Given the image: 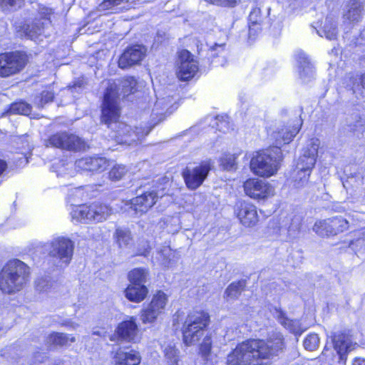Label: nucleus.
<instances>
[{"mask_svg": "<svg viewBox=\"0 0 365 365\" xmlns=\"http://www.w3.org/2000/svg\"><path fill=\"white\" fill-rule=\"evenodd\" d=\"M274 316L284 328L296 335H301L307 329L302 327L299 320L288 319L280 309H275Z\"/></svg>", "mask_w": 365, "mask_h": 365, "instance_id": "nucleus-24", "label": "nucleus"}, {"mask_svg": "<svg viewBox=\"0 0 365 365\" xmlns=\"http://www.w3.org/2000/svg\"><path fill=\"white\" fill-rule=\"evenodd\" d=\"M86 85V82L83 78H79L74 81L71 88L77 89V88H83Z\"/></svg>", "mask_w": 365, "mask_h": 365, "instance_id": "nucleus-51", "label": "nucleus"}, {"mask_svg": "<svg viewBox=\"0 0 365 365\" xmlns=\"http://www.w3.org/2000/svg\"><path fill=\"white\" fill-rule=\"evenodd\" d=\"M311 171L297 169V167L293 171L292 178L295 185L298 187L304 185L308 182Z\"/></svg>", "mask_w": 365, "mask_h": 365, "instance_id": "nucleus-39", "label": "nucleus"}, {"mask_svg": "<svg viewBox=\"0 0 365 365\" xmlns=\"http://www.w3.org/2000/svg\"><path fill=\"white\" fill-rule=\"evenodd\" d=\"M171 103L172 100L169 97L167 98L158 99L154 106L153 120H154V115L160 117L157 122L158 123L164 119L165 115L167 113L170 114L172 111H169L170 108L168 105Z\"/></svg>", "mask_w": 365, "mask_h": 365, "instance_id": "nucleus-30", "label": "nucleus"}, {"mask_svg": "<svg viewBox=\"0 0 365 365\" xmlns=\"http://www.w3.org/2000/svg\"><path fill=\"white\" fill-rule=\"evenodd\" d=\"M158 197V195L155 190L146 191L131 200V208L136 214L145 213L155 204Z\"/></svg>", "mask_w": 365, "mask_h": 365, "instance_id": "nucleus-20", "label": "nucleus"}, {"mask_svg": "<svg viewBox=\"0 0 365 365\" xmlns=\"http://www.w3.org/2000/svg\"><path fill=\"white\" fill-rule=\"evenodd\" d=\"M54 98V94L51 91H44L39 97L38 106L43 107L44 104L51 102Z\"/></svg>", "mask_w": 365, "mask_h": 365, "instance_id": "nucleus-49", "label": "nucleus"}, {"mask_svg": "<svg viewBox=\"0 0 365 365\" xmlns=\"http://www.w3.org/2000/svg\"><path fill=\"white\" fill-rule=\"evenodd\" d=\"M319 145L320 140L316 138H311L307 142L306 147L302 150V155L298 159L296 165L297 169L312 170L316 163Z\"/></svg>", "mask_w": 365, "mask_h": 365, "instance_id": "nucleus-16", "label": "nucleus"}, {"mask_svg": "<svg viewBox=\"0 0 365 365\" xmlns=\"http://www.w3.org/2000/svg\"><path fill=\"white\" fill-rule=\"evenodd\" d=\"M247 196L255 200H264L274 195V188L268 182L257 178H250L243 185Z\"/></svg>", "mask_w": 365, "mask_h": 365, "instance_id": "nucleus-15", "label": "nucleus"}, {"mask_svg": "<svg viewBox=\"0 0 365 365\" xmlns=\"http://www.w3.org/2000/svg\"><path fill=\"white\" fill-rule=\"evenodd\" d=\"M210 170V160H205L192 168H186L182 172V177L187 188L194 190L199 187L206 179Z\"/></svg>", "mask_w": 365, "mask_h": 365, "instance_id": "nucleus-11", "label": "nucleus"}, {"mask_svg": "<svg viewBox=\"0 0 365 365\" xmlns=\"http://www.w3.org/2000/svg\"><path fill=\"white\" fill-rule=\"evenodd\" d=\"M72 164H65L63 162H58L57 163H54L52 165L53 171L57 173V176L65 177L66 175L72 176L73 173L68 172L70 168H72Z\"/></svg>", "mask_w": 365, "mask_h": 365, "instance_id": "nucleus-40", "label": "nucleus"}, {"mask_svg": "<svg viewBox=\"0 0 365 365\" xmlns=\"http://www.w3.org/2000/svg\"><path fill=\"white\" fill-rule=\"evenodd\" d=\"M140 359V354L134 350L125 352L119 349L114 356V361L116 365H138Z\"/></svg>", "mask_w": 365, "mask_h": 365, "instance_id": "nucleus-27", "label": "nucleus"}, {"mask_svg": "<svg viewBox=\"0 0 365 365\" xmlns=\"http://www.w3.org/2000/svg\"><path fill=\"white\" fill-rule=\"evenodd\" d=\"M53 287V282L48 277L38 278L35 281V289L39 292H46Z\"/></svg>", "mask_w": 365, "mask_h": 365, "instance_id": "nucleus-42", "label": "nucleus"}, {"mask_svg": "<svg viewBox=\"0 0 365 365\" xmlns=\"http://www.w3.org/2000/svg\"><path fill=\"white\" fill-rule=\"evenodd\" d=\"M261 31L260 24H257V26H254V24H250L249 26V35L251 37L252 36H256Z\"/></svg>", "mask_w": 365, "mask_h": 365, "instance_id": "nucleus-52", "label": "nucleus"}, {"mask_svg": "<svg viewBox=\"0 0 365 365\" xmlns=\"http://www.w3.org/2000/svg\"><path fill=\"white\" fill-rule=\"evenodd\" d=\"M160 255L163 257L162 262L165 266L171 267L175 262V253L170 248L165 247L161 250Z\"/></svg>", "mask_w": 365, "mask_h": 365, "instance_id": "nucleus-43", "label": "nucleus"}, {"mask_svg": "<svg viewBox=\"0 0 365 365\" xmlns=\"http://www.w3.org/2000/svg\"><path fill=\"white\" fill-rule=\"evenodd\" d=\"M168 296L162 291H158L152 298L151 302L141 310L140 319L143 323H152L160 315L168 302Z\"/></svg>", "mask_w": 365, "mask_h": 365, "instance_id": "nucleus-13", "label": "nucleus"}, {"mask_svg": "<svg viewBox=\"0 0 365 365\" xmlns=\"http://www.w3.org/2000/svg\"><path fill=\"white\" fill-rule=\"evenodd\" d=\"M137 91V81L133 77L128 76L121 80L119 86L114 81H109L104 93L102 104L101 120L110 125L116 123L120 117L119 98L123 97Z\"/></svg>", "mask_w": 365, "mask_h": 365, "instance_id": "nucleus-2", "label": "nucleus"}, {"mask_svg": "<svg viewBox=\"0 0 365 365\" xmlns=\"http://www.w3.org/2000/svg\"><path fill=\"white\" fill-rule=\"evenodd\" d=\"M301 125V120L297 119V123H294L293 125H289L288 127L282 128L280 130L274 132L273 137L275 139L276 145L274 148H280L279 146L289 143L298 133Z\"/></svg>", "mask_w": 365, "mask_h": 365, "instance_id": "nucleus-23", "label": "nucleus"}, {"mask_svg": "<svg viewBox=\"0 0 365 365\" xmlns=\"http://www.w3.org/2000/svg\"><path fill=\"white\" fill-rule=\"evenodd\" d=\"M319 337L315 333L309 334L304 340V347L308 351H314L319 347Z\"/></svg>", "mask_w": 365, "mask_h": 365, "instance_id": "nucleus-41", "label": "nucleus"}, {"mask_svg": "<svg viewBox=\"0 0 365 365\" xmlns=\"http://www.w3.org/2000/svg\"><path fill=\"white\" fill-rule=\"evenodd\" d=\"M130 0H104V5L106 4H109L110 6H118L122 3H128ZM132 2H134L135 0H131Z\"/></svg>", "mask_w": 365, "mask_h": 365, "instance_id": "nucleus-53", "label": "nucleus"}, {"mask_svg": "<svg viewBox=\"0 0 365 365\" xmlns=\"http://www.w3.org/2000/svg\"><path fill=\"white\" fill-rule=\"evenodd\" d=\"M31 107L26 102L20 101L11 104L9 113L12 114H21L24 115H29L31 113Z\"/></svg>", "mask_w": 365, "mask_h": 365, "instance_id": "nucleus-38", "label": "nucleus"}, {"mask_svg": "<svg viewBox=\"0 0 365 365\" xmlns=\"http://www.w3.org/2000/svg\"><path fill=\"white\" fill-rule=\"evenodd\" d=\"M224 123H225V122L222 121L220 124L217 125V126L220 130H223V131L225 132V130H224Z\"/></svg>", "mask_w": 365, "mask_h": 365, "instance_id": "nucleus-60", "label": "nucleus"}, {"mask_svg": "<svg viewBox=\"0 0 365 365\" xmlns=\"http://www.w3.org/2000/svg\"><path fill=\"white\" fill-rule=\"evenodd\" d=\"M361 84L362 87L365 89V73L363 74L361 77Z\"/></svg>", "mask_w": 365, "mask_h": 365, "instance_id": "nucleus-58", "label": "nucleus"}, {"mask_svg": "<svg viewBox=\"0 0 365 365\" xmlns=\"http://www.w3.org/2000/svg\"><path fill=\"white\" fill-rule=\"evenodd\" d=\"M125 166L122 165H115L109 172V178L113 180H120L126 173Z\"/></svg>", "mask_w": 365, "mask_h": 365, "instance_id": "nucleus-44", "label": "nucleus"}, {"mask_svg": "<svg viewBox=\"0 0 365 365\" xmlns=\"http://www.w3.org/2000/svg\"><path fill=\"white\" fill-rule=\"evenodd\" d=\"M352 365H365V359L356 357L352 361Z\"/></svg>", "mask_w": 365, "mask_h": 365, "instance_id": "nucleus-56", "label": "nucleus"}, {"mask_svg": "<svg viewBox=\"0 0 365 365\" xmlns=\"http://www.w3.org/2000/svg\"><path fill=\"white\" fill-rule=\"evenodd\" d=\"M103 9H109V8H111L113 7V6H110L109 5V4H106L104 5V1H103V3L101 4V5Z\"/></svg>", "mask_w": 365, "mask_h": 365, "instance_id": "nucleus-59", "label": "nucleus"}, {"mask_svg": "<svg viewBox=\"0 0 365 365\" xmlns=\"http://www.w3.org/2000/svg\"><path fill=\"white\" fill-rule=\"evenodd\" d=\"M284 339L279 332L273 333L267 341L252 339L238 344L227 357V365H265L282 351Z\"/></svg>", "mask_w": 365, "mask_h": 365, "instance_id": "nucleus-1", "label": "nucleus"}, {"mask_svg": "<svg viewBox=\"0 0 365 365\" xmlns=\"http://www.w3.org/2000/svg\"><path fill=\"white\" fill-rule=\"evenodd\" d=\"M138 332V326L134 317L120 323L116 329L115 333L110 336V340L115 341L123 340L127 341H134Z\"/></svg>", "mask_w": 365, "mask_h": 365, "instance_id": "nucleus-19", "label": "nucleus"}, {"mask_svg": "<svg viewBox=\"0 0 365 365\" xmlns=\"http://www.w3.org/2000/svg\"><path fill=\"white\" fill-rule=\"evenodd\" d=\"M205 1L220 6L234 7L237 5V0H205Z\"/></svg>", "mask_w": 365, "mask_h": 365, "instance_id": "nucleus-50", "label": "nucleus"}, {"mask_svg": "<svg viewBox=\"0 0 365 365\" xmlns=\"http://www.w3.org/2000/svg\"><path fill=\"white\" fill-rule=\"evenodd\" d=\"M220 163L224 170H231L235 165V158L233 155H225L220 159Z\"/></svg>", "mask_w": 365, "mask_h": 365, "instance_id": "nucleus-47", "label": "nucleus"}, {"mask_svg": "<svg viewBox=\"0 0 365 365\" xmlns=\"http://www.w3.org/2000/svg\"><path fill=\"white\" fill-rule=\"evenodd\" d=\"M112 213L113 210L108 205L93 203L90 205H81L74 207L71 212V217L79 222H101L106 220Z\"/></svg>", "mask_w": 365, "mask_h": 365, "instance_id": "nucleus-6", "label": "nucleus"}, {"mask_svg": "<svg viewBox=\"0 0 365 365\" xmlns=\"http://www.w3.org/2000/svg\"><path fill=\"white\" fill-rule=\"evenodd\" d=\"M43 23L39 24L37 22L32 23L31 24L26 25L24 28V32L25 36L31 40H35L39 36H41L43 31Z\"/></svg>", "mask_w": 365, "mask_h": 365, "instance_id": "nucleus-36", "label": "nucleus"}, {"mask_svg": "<svg viewBox=\"0 0 365 365\" xmlns=\"http://www.w3.org/2000/svg\"><path fill=\"white\" fill-rule=\"evenodd\" d=\"M295 58L297 61L300 78L304 82H308L314 76V68L311 63L306 54L301 51L296 53Z\"/></svg>", "mask_w": 365, "mask_h": 365, "instance_id": "nucleus-25", "label": "nucleus"}, {"mask_svg": "<svg viewBox=\"0 0 365 365\" xmlns=\"http://www.w3.org/2000/svg\"><path fill=\"white\" fill-rule=\"evenodd\" d=\"M210 323V315L204 311L190 312L182 327L183 341L191 346L199 341Z\"/></svg>", "mask_w": 365, "mask_h": 365, "instance_id": "nucleus-5", "label": "nucleus"}, {"mask_svg": "<svg viewBox=\"0 0 365 365\" xmlns=\"http://www.w3.org/2000/svg\"><path fill=\"white\" fill-rule=\"evenodd\" d=\"M281 160L280 148H269L256 152L250 160V169L256 175L269 178L277 173Z\"/></svg>", "mask_w": 365, "mask_h": 365, "instance_id": "nucleus-4", "label": "nucleus"}, {"mask_svg": "<svg viewBox=\"0 0 365 365\" xmlns=\"http://www.w3.org/2000/svg\"><path fill=\"white\" fill-rule=\"evenodd\" d=\"M23 1L24 0H0V6L4 10L16 9L21 6Z\"/></svg>", "mask_w": 365, "mask_h": 365, "instance_id": "nucleus-46", "label": "nucleus"}, {"mask_svg": "<svg viewBox=\"0 0 365 365\" xmlns=\"http://www.w3.org/2000/svg\"><path fill=\"white\" fill-rule=\"evenodd\" d=\"M362 4L356 0H351L346 6L344 19L350 22H358L361 19Z\"/></svg>", "mask_w": 365, "mask_h": 365, "instance_id": "nucleus-28", "label": "nucleus"}, {"mask_svg": "<svg viewBox=\"0 0 365 365\" xmlns=\"http://www.w3.org/2000/svg\"><path fill=\"white\" fill-rule=\"evenodd\" d=\"M48 255L61 262L68 264L74 250V242L68 237L59 236L53 238L48 244Z\"/></svg>", "mask_w": 365, "mask_h": 365, "instance_id": "nucleus-10", "label": "nucleus"}, {"mask_svg": "<svg viewBox=\"0 0 365 365\" xmlns=\"http://www.w3.org/2000/svg\"><path fill=\"white\" fill-rule=\"evenodd\" d=\"M117 120H118V119ZM156 124H158V123H155L153 125L150 127H135V130H133L130 126L118 121L116 123L113 122L110 125H107L111 129L115 130L118 134L115 137L119 138L118 140H119L120 143L131 145L148 135Z\"/></svg>", "mask_w": 365, "mask_h": 365, "instance_id": "nucleus-8", "label": "nucleus"}, {"mask_svg": "<svg viewBox=\"0 0 365 365\" xmlns=\"http://www.w3.org/2000/svg\"><path fill=\"white\" fill-rule=\"evenodd\" d=\"M149 250H150L149 244L147 241H145V242H143V248L140 249L138 251L137 255L145 256L147 255V253H148Z\"/></svg>", "mask_w": 365, "mask_h": 365, "instance_id": "nucleus-54", "label": "nucleus"}, {"mask_svg": "<svg viewBox=\"0 0 365 365\" xmlns=\"http://www.w3.org/2000/svg\"><path fill=\"white\" fill-rule=\"evenodd\" d=\"M235 214L240 223L247 227L255 226L259 221L257 207L250 202H237L235 206Z\"/></svg>", "mask_w": 365, "mask_h": 365, "instance_id": "nucleus-17", "label": "nucleus"}, {"mask_svg": "<svg viewBox=\"0 0 365 365\" xmlns=\"http://www.w3.org/2000/svg\"><path fill=\"white\" fill-rule=\"evenodd\" d=\"M217 48H220L221 50H223V45L222 44H215L214 46L211 48V50H216Z\"/></svg>", "mask_w": 365, "mask_h": 365, "instance_id": "nucleus-57", "label": "nucleus"}, {"mask_svg": "<svg viewBox=\"0 0 365 365\" xmlns=\"http://www.w3.org/2000/svg\"><path fill=\"white\" fill-rule=\"evenodd\" d=\"M29 61L27 55L21 51L0 54V77L6 78L22 71Z\"/></svg>", "mask_w": 365, "mask_h": 365, "instance_id": "nucleus-7", "label": "nucleus"}, {"mask_svg": "<svg viewBox=\"0 0 365 365\" xmlns=\"http://www.w3.org/2000/svg\"><path fill=\"white\" fill-rule=\"evenodd\" d=\"M50 365H71L70 359H57L52 361Z\"/></svg>", "mask_w": 365, "mask_h": 365, "instance_id": "nucleus-55", "label": "nucleus"}, {"mask_svg": "<svg viewBox=\"0 0 365 365\" xmlns=\"http://www.w3.org/2000/svg\"><path fill=\"white\" fill-rule=\"evenodd\" d=\"M165 358L168 365H178L179 361V351L175 345L170 344L165 348Z\"/></svg>", "mask_w": 365, "mask_h": 365, "instance_id": "nucleus-37", "label": "nucleus"}, {"mask_svg": "<svg viewBox=\"0 0 365 365\" xmlns=\"http://www.w3.org/2000/svg\"><path fill=\"white\" fill-rule=\"evenodd\" d=\"M93 334H97V335H100L99 331H94V332H93Z\"/></svg>", "mask_w": 365, "mask_h": 365, "instance_id": "nucleus-62", "label": "nucleus"}, {"mask_svg": "<svg viewBox=\"0 0 365 365\" xmlns=\"http://www.w3.org/2000/svg\"><path fill=\"white\" fill-rule=\"evenodd\" d=\"M149 277V272L143 268H135L128 272V278L130 284H145Z\"/></svg>", "mask_w": 365, "mask_h": 365, "instance_id": "nucleus-31", "label": "nucleus"}, {"mask_svg": "<svg viewBox=\"0 0 365 365\" xmlns=\"http://www.w3.org/2000/svg\"><path fill=\"white\" fill-rule=\"evenodd\" d=\"M45 145L71 151H80L86 148V144L78 136L64 131L51 135L45 140Z\"/></svg>", "mask_w": 365, "mask_h": 365, "instance_id": "nucleus-9", "label": "nucleus"}, {"mask_svg": "<svg viewBox=\"0 0 365 365\" xmlns=\"http://www.w3.org/2000/svg\"><path fill=\"white\" fill-rule=\"evenodd\" d=\"M320 36H325L329 40L335 39L337 35L336 21L331 16H327L321 30L317 31Z\"/></svg>", "mask_w": 365, "mask_h": 365, "instance_id": "nucleus-29", "label": "nucleus"}, {"mask_svg": "<svg viewBox=\"0 0 365 365\" xmlns=\"http://www.w3.org/2000/svg\"><path fill=\"white\" fill-rule=\"evenodd\" d=\"M75 341V337L63 333H53L47 337V342L54 346L68 345Z\"/></svg>", "mask_w": 365, "mask_h": 365, "instance_id": "nucleus-32", "label": "nucleus"}, {"mask_svg": "<svg viewBox=\"0 0 365 365\" xmlns=\"http://www.w3.org/2000/svg\"><path fill=\"white\" fill-rule=\"evenodd\" d=\"M198 71V65L187 50L178 52L176 61V75L180 81H188L194 77Z\"/></svg>", "mask_w": 365, "mask_h": 365, "instance_id": "nucleus-12", "label": "nucleus"}, {"mask_svg": "<svg viewBox=\"0 0 365 365\" xmlns=\"http://www.w3.org/2000/svg\"><path fill=\"white\" fill-rule=\"evenodd\" d=\"M108 166V160L102 157H86L75 162V167L79 170L101 172Z\"/></svg>", "mask_w": 365, "mask_h": 365, "instance_id": "nucleus-22", "label": "nucleus"}, {"mask_svg": "<svg viewBox=\"0 0 365 365\" xmlns=\"http://www.w3.org/2000/svg\"><path fill=\"white\" fill-rule=\"evenodd\" d=\"M146 51L147 49L141 45L128 47L119 58V67L125 69L139 64L145 58Z\"/></svg>", "mask_w": 365, "mask_h": 365, "instance_id": "nucleus-18", "label": "nucleus"}, {"mask_svg": "<svg viewBox=\"0 0 365 365\" xmlns=\"http://www.w3.org/2000/svg\"><path fill=\"white\" fill-rule=\"evenodd\" d=\"M125 297L130 302L139 303L143 301L148 294V289L145 284H130L124 291Z\"/></svg>", "mask_w": 365, "mask_h": 365, "instance_id": "nucleus-26", "label": "nucleus"}, {"mask_svg": "<svg viewBox=\"0 0 365 365\" xmlns=\"http://www.w3.org/2000/svg\"><path fill=\"white\" fill-rule=\"evenodd\" d=\"M349 222L341 217H334L329 219L316 222L313 226V231L319 236L336 235L346 230Z\"/></svg>", "mask_w": 365, "mask_h": 365, "instance_id": "nucleus-14", "label": "nucleus"}, {"mask_svg": "<svg viewBox=\"0 0 365 365\" xmlns=\"http://www.w3.org/2000/svg\"><path fill=\"white\" fill-rule=\"evenodd\" d=\"M30 274L26 263L17 259L9 260L0 272V289L9 294L20 291L29 282Z\"/></svg>", "mask_w": 365, "mask_h": 365, "instance_id": "nucleus-3", "label": "nucleus"}, {"mask_svg": "<svg viewBox=\"0 0 365 365\" xmlns=\"http://www.w3.org/2000/svg\"><path fill=\"white\" fill-rule=\"evenodd\" d=\"M327 349H326V348L324 349L323 352H322V354L324 356L327 354Z\"/></svg>", "mask_w": 365, "mask_h": 365, "instance_id": "nucleus-61", "label": "nucleus"}, {"mask_svg": "<svg viewBox=\"0 0 365 365\" xmlns=\"http://www.w3.org/2000/svg\"><path fill=\"white\" fill-rule=\"evenodd\" d=\"M245 287V281H238L230 284L226 289L225 294L228 299H236L241 294Z\"/></svg>", "mask_w": 365, "mask_h": 365, "instance_id": "nucleus-35", "label": "nucleus"}, {"mask_svg": "<svg viewBox=\"0 0 365 365\" xmlns=\"http://www.w3.org/2000/svg\"><path fill=\"white\" fill-rule=\"evenodd\" d=\"M261 11L259 9H254L249 15L250 24L257 26L261 22Z\"/></svg>", "mask_w": 365, "mask_h": 365, "instance_id": "nucleus-48", "label": "nucleus"}, {"mask_svg": "<svg viewBox=\"0 0 365 365\" xmlns=\"http://www.w3.org/2000/svg\"><path fill=\"white\" fill-rule=\"evenodd\" d=\"M38 11L41 18L48 20L50 22L52 21V18L55 19V13L51 8L41 4L38 6Z\"/></svg>", "mask_w": 365, "mask_h": 365, "instance_id": "nucleus-45", "label": "nucleus"}, {"mask_svg": "<svg viewBox=\"0 0 365 365\" xmlns=\"http://www.w3.org/2000/svg\"><path fill=\"white\" fill-rule=\"evenodd\" d=\"M332 341L334 349L339 356V362L344 364L346 360L347 354L354 349L356 344H354L351 338L345 334H335Z\"/></svg>", "mask_w": 365, "mask_h": 365, "instance_id": "nucleus-21", "label": "nucleus"}, {"mask_svg": "<svg viewBox=\"0 0 365 365\" xmlns=\"http://www.w3.org/2000/svg\"><path fill=\"white\" fill-rule=\"evenodd\" d=\"M223 341H225V339H222ZM225 344V341L221 342L220 344L217 343L216 340H213L212 336L210 335H206L200 344V351L202 356L207 357L208 356L210 353L212 346L213 347H217L220 348L222 344Z\"/></svg>", "mask_w": 365, "mask_h": 365, "instance_id": "nucleus-33", "label": "nucleus"}, {"mask_svg": "<svg viewBox=\"0 0 365 365\" xmlns=\"http://www.w3.org/2000/svg\"><path fill=\"white\" fill-rule=\"evenodd\" d=\"M113 236L120 247H127L133 240L130 231L122 227H118Z\"/></svg>", "mask_w": 365, "mask_h": 365, "instance_id": "nucleus-34", "label": "nucleus"}]
</instances>
